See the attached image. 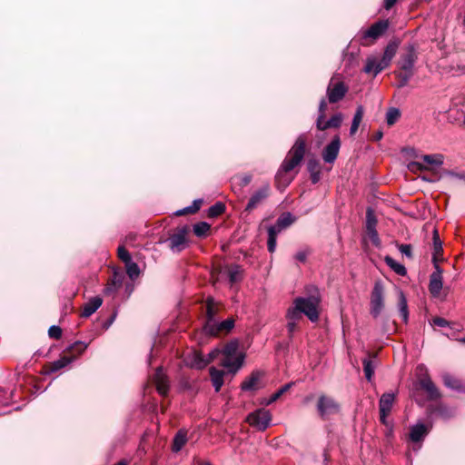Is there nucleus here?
<instances>
[{
  "instance_id": "35",
  "label": "nucleus",
  "mask_w": 465,
  "mask_h": 465,
  "mask_svg": "<svg viewBox=\"0 0 465 465\" xmlns=\"http://www.w3.org/2000/svg\"><path fill=\"white\" fill-rule=\"evenodd\" d=\"M362 117H363V107L360 105L357 107L356 112L353 116V119H352V123H351V125L350 128L351 135L355 134V133L357 132V130L360 126V124L362 120Z\"/></svg>"
},
{
  "instance_id": "48",
  "label": "nucleus",
  "mask_w": 465,
  "mask_h": 465,
  "mask_svg": "<svg viewBox=\"0 0 465 465\" xmlns=\"http://www.w3.org/2000/svg\"><path fill=\"white\" fill-rule=\"evenodd\" d=\"M287 319V325H286V328H287V331H288V333H289V337L292 338V335H293V332L296 331V328H297V322L300 321V320H294L292 318H286Z\"/></svg>"
},
{
  "instance_id": "56",
  "label": "nucleus",
  "mask_w": 465,
  "mask_h": 465,
  "mask_svg": "<svg viewBox=\"0 0 465 465\" xmlns=\"http://www.w3.org/2000/svg\"><path fill=\"white\" fill-rule=\"evenodd\" d=\"M326 108H327V103H326V100L324 98H322L321 101H320V104H319V115H323L325 116V111H326Z\"/></svg>"
},
{
  "instance_id": "47",
  "label": "nucleus",
  "mask_w": 465,
  "mask_h": 465,
  "mask_svg": "<svg viewBox=\"0 0 465 465\" xmlns=\"http://www.w3.org/2000/svg\"><path fill=\"white\" fill-rule=\"evenodd\" d=\"M431 324L438 326V327H450V328H452V325H454L453 322H449L441 317H434L431 320Z\"/></svg>"
},
{
  "instance_id": "63",
  "label": "nucleus",
  "mask_w": 465,
  "mask_h": 465,
  "mask_svg": "<svg viewBox=\"0 0 465 465\" xmlns=\"http://www.w3.org/2000/svg\"><path fill=\"white\" fill-rule=\"evenodd\" d=\"M175 214H176L177 216L184 215V211H183V209H181V210L176 211V212H175Z\"/></svg>"
},
{
  "instance_id": "38",
  "label": "nucleus",
  "mask_w": 465,
  "mask_h": 465,
  "mask_svg": "<svg viewBox=\"0 0 465 465\" xmlns=\"http://www.w3.org/2000/svg\"><path fill=\"white\" fill-rule=\"evenodd\" d=\"M443 155L440 153L422 155V160L424 163L435 166H440L443 164Z\"/></svg>"
},
{
  "instance_id": "32",
  "label": "nucleus",
  "mask_w": 465,
  "mask_h": 465,
  "mask_svg": "<svg viewBox=\"0 0 465 465\" xmlns=\"http://www.w3.org/2000/svg\"><path fill=\"white\" fill-rule=\"evenodd\" d=\"M386 264L398 275L405 276L407 273V270L405 266L397 261H395L392 257L387 255L384 258Z\"/></svg>"
},
{
  "instance_id": "36",
  "label": "nucleus",
  "mask_w": 465,
  "mask_h": 465,
  "mask_svg": "<svg viewBox=\"0 0 465 465\" xmlns=\"http://www.w3.org/2000/svg\"><path fill=\"white\" fill-rule=\"evenodd\" d=\"M187 441L186 433L183 431H179L173 442V451L178 452L182 450V448L185 445Z\"/></svg>"
},
{
  "instance_id": "18",
  "label": "nucleus",
  "mask_w": 465,
  "mask_h": 465,
  "mask_svg": "<svg viewBox=\"0 0 465 465\" xmlns=\"http://www.w3.org/2000/svg\"><path fill=\"white\" fill-rule=\"evenodd\" d=\"M442 381L447 388L452 391L458 392H465V384H463L460 380L457 379L450 373L446 372L442 374Z\"/></svg>"
},
{
  "instance_id": "14",
  "label": "nucleus",
  "mask_w": 465,
  "mask_h": 465,
  "mask_svg": "<svg viewBox=\"0 0 465 465\" xmlns=\"http://www.w3.org/2000/svg\"><path fill=\"white\" fill-rule=\"evenodd\" d=\"M341 148V140L339 135H335L330 143L322 151V159L327 163H333L339 154Z\"/></svg>"
},
{
  "instance_id": "25",
  "label": "nucleus",
  "mask_w": 465,
  "mask_h": 465,
  "mask_svg": "<svg viewBox=\"0 0 465 465\" xmlns=\"http://www.w3.org/2000/svg\"><path fill=\"white\" fill-rule=\"evenodd\" d=\"M282 232V231L278 229L275 224L268 227V229H267V232H268L267 248H268L269 252L272 253L275 252L276 245H277V236Z\"/></svg>"
},
{
  "instance_id": "60",
  "label": "nucleus",
  "mask_w": 465,
  "mask_h": 465,
  "mask_svg": "<svg viewBox=\"0 0 465 465\" xmlns=\"http://www.w3.org/2000/svg\"><path fill=\"white\" fill-rule=\"evenodd\" d=\"M416 167L417 169L419 170H422L423 169V165L420 163H416V162H413L410 164V168L411 170H413V168Z\"/></svg>"
},
{
  "instance_id": "43",
  "label": "nucleus",
  "mask_w": 465,
  "mask_h": 465,
  "mask_svg": "<svg viewBox=\"0 0 465 465\" xmlns=\"http://www.w3.org/2000/svg\"><path fill=\"white\" fill-rule=\"evenodd\" d=\"M224 211H225V205L223 203L218 202L215 204L212 205L208 209V216L209 217H217V216L221 215Z\"/></svg>"
},
{
  "instance_id": "21",
  "label": "nucleus",
  "mask_w": 465,
  "mask_h": 465,
  "mask_svg": "<svg viewBox=\"0 0 465 465\" xmlns=\"http://www.w3.org/2000/svg\"><path fill=\"white\" fill-rule=\"evenodd\" d=\"M420 383L421 388L426 391V392L428 393L429 397L431 400H436L440 397V393L438 388L435 386V384L429 376H425L424 378H422Z\"/></svg>"
},
{
  "instance_id": "20",
  "label": "nucleus",
  "mask_w": 465,
  "mask_h": 465,
  "mask_svg": "<svg viewBox=\"0 0 465 465\" xmlns=\"http://www.w3.org/2000/svg\"><path fill=\"white\" fill-rule=\"evenodd\" d=\"M75 357H62L57 361H54L53 362H50L48 365L45 367V374H51L54 372L58 371L59 370L64 368L69 363H71Z\"/></svg>"
},
{
  "instance_id": "58",
  "label": "nucleus",
  "mask_w": 465,
  "mask_h": 465,
  "mask_svg": "<svg viewBox=\"0 0 465 465\" xmlns=\"http://www.w3.org/2000/svg\"><path fill=\"white\" fill-rule=\"evenodd\" d=\"M311 174V180L312 183H317L320 181L321 178V171L318 172H312Z\"/></svg>"
},
{
  "instance_id": "62",
  "label": "nucleus",
  "mask_w": 465,
  "mask_h": 465,
  "mask_svg": "<svg viewBox=\"0 0 465 465\" xmlns=\"http://www.w3.org/2000/svg\"><path fill=\"white\" fill-rule=\"evenodd\" d=\"M183 211H184V214L193 213L190 206L183 208Z\"/></svg>"
},
{
  "instance_id": "52",
  "label": "nucleus",
  "mask_w": 465,
  "mask_h": 465,
  "mask_svg": "<svg viewBox=\"0 0 465 465\" xmlns=\"http://www.w3.org/2000/svg\"><path fill=\"white\" fill-rule=\"evenodd\" d=\"M367 234H368L370 240L371 241V242L375 246H379L381 244L379 234H378V232H377L376 229L375 230L367 231Z\"/></svg>"
},
{
  "instance_id": "3",
  "label": "nucleus",
  "mask_w": 465,
  "mask_h": 465,
  "mask_svg": "<svg viewBox=\"0 0 465 465\" xmlns=\"http://www.w3.org/2000/svg\"><path fill=\"white\" fill-rule=\"evenodd\" d=\"M418 59L415 46L409 45L404 53H402L398 60V67L400 72H396V77L399 80L398 87L402 88L406 86L414 74V64Z\"/></svg>"
},
{
  "instance_id": "16",
  "label": "nucleus",
  "mask_w": 465,
  "mask_h": 465,
  "mask_svg": "<svg viewBox=\"0 0 465 465\" xmlns=\"http://www.w3.org/2000/svg\"><path fill=\"white\" fill-rule=\"evenodd\" d=\"M433 264L435 271L430 276L429 290L434 297H437L442 289V269L438 263Z\"/></svg>"
},
{
  "instance_id": "22",
  "label": "nucleus",
  "mask_w": 465,
  "mask_h": 465,
  "mask_svg": "<svg viewBox=\"0 0 465 465\" xmlns=\"http://www.w3.org/2000/svg\"><path fill=\"white\" fill-rule=\"evenodd\" d=\"M395 400V394L394 393H384L381 395L380 401H379V409L380 413L384 414H390L392 405Z\"/></svg>"
},
{
  "instance_id": "7",
  "label": "nucleus",
  "mask_w": 465,
  "mask_h": 465,
  "mask_svg": "<svg viewBox=\"0 0 465 465\" xmlns=\"http://www.w3.org/2000/svg\"><path fill=\"white\" fill-rule=\"evenodd\" d=\"M246 421L256 430L264 431L270 426L272 414L268 410L260 408L249 413Z\"/></svg>"
},
{
  "instance_id": "49",
  "label": "nucleus",
  "mask_w": 465,
  "mask_h": 465,
  "mask_svg": "<svg viewBox=\"0 0 465 465\" xmlns=\"http://www.w3.org/2000/svg\"><path fill=\"white\" fill-rule=\"evenodd\" d=\"M307 169L309 173L321 171L319 161L314 158L309 159L307 163Z\"/></svg>"
},
{
  "instance_id": "27",
  "label": "nucleus",
  "mask_w": 465,
  "mask_h": 465,
  "mask_svg": "<svg viewBox=\"0 0 465 465\" xmlns=\"http://www.w3.org/2000/svg\"><path fill=\"white\" fill-rule=\"evenodd\" d=\"M217 312L218 309L214 304L213 299L209 297L206 301V322L204 325H212L211 323L217 322L215 319Z\"/></svg>"
},
{
  "instance_id": "51",
  "label": "nucleus",
  "mask_w": 465,
  "mask_h": 465,
  "mask_svg": "<svg viewBox=\"0 0 465 465\" xmlns=\"http://www.w3.org/2000/svg\"><path fill=\"white\" fill-rule=\"evenodd\" d=\"M399 251L408 258H412V246L411 244L399 245Z\"/></svg>"
},
{
  "instance_id": "33",
  "label": "nucleus",
  "mask_w": 465,
  "mask_h": 465,
  "mask_svg": "<svg viewBox=\"0 0 465 465\" xmlns=\"http://www.w3.org/2000/svg\"><path fill=\"white\" fill-rule=\"evenodd\" d=\"M123 279L124 275L122 273L114 272L111 282L108 283V286L105 288V292L111 293L119 290L122 286Z\"/></svg>"
},
{
  "instance_id": "61",
  "label": "nucleus",
  "mask_w": 465,
  "mask_h": 465,
  "mask_svg": "<svg viewBox=\"0 0 465 465\" xmlns=\"http://www.w3.org/2000/svg\"><path fill=\"white\" fill-rule=\"evenodd\" d=\"M389 414H382V413H380V420L383 423V424H386V418Z\"/></svg>"
},
{
  "instance_id": "6",
  "label": "nucleus",
  "mask_w": 465,
  "mask_h": 465,
  "mask_svg": "<svg viewBox=\"0 0 465 465\" xmlns=\"http://www.w3.org/2000/svg\"><path fill=\"white\" fill-rule=\"evenodd\" d=\"M385 292L381 281H376L372 288L370 299V313L373 318H377L381 313L385 306Z\"/></svg>"
},
{
  "instance_id": "26",
  "label": "nucleus",
  "mask_w": 465,
  "mask_h": 465,
  "mask_svg": "<svg viewBox=\"0 0 465 465\" xmlns=\"http://www.w3.org/2000/svg\"><path fill=\"white\" fill-rule=\"evenodd\" d=\"M211 381L213 386L216 392L220 391L222 386L223 385V376L224 371L221 370H217L214 367H211L209 370Z\"/></svg>"
},
{
  "instance_id": "30",
  "label": "nucleus",
  "mask_w": 465,
  "mask_h": 465,
  "mask_svg": "<svg viewBox=\"0 0 465 465\" xmlns=\"http://www.w3.org/2000/svg\"><path fill=\"white\" fill-rule=\"evenodd\" d=\"M295 217L291 213H283L277 219L275 225L278 229L283 231L290 227L295 222Z\"/></svg>"
},
{
  "instance_id": "53",
  "label": "nucleus",
  "mask_w": 465,
  "mask_h": 465,
  "mask_svg": "<svg viewBox=\"0 0 465 465\" xmlns=\"http://www.w3.org/2000/svg\"><path fill=\"white\" fill-rule=\"evenodd\" d=\"M237 178L239 179V185L241 187H245L252 182V176L251 174H244Z\"/></svg>"
},
{
  "instance_id": "19",
  "label": "nucleus",
  "mask_w": 465,
  "mask_h": 465,
  "mask_svg": "<svg viewBox=\"0 0 465 465\" xmlns=\"http://www.w3.org/2000/svg\"><path fill=\"white\" fill-rule=\"evenodd\" d=\"M429 431L430 428L425 426L423 423H417L411 428L410 439L413 442H420L423 440Z\"/></svg>"
},
{
  "instance_id": "10",
  "label": "nucleus",
  "mask_w": 465,
  "mask_h": 465,
  "mask_svg": "<svg viewBox=\"0 0 465 465\" xmlns=\"http://www.w3.org/2000/svg\"><path fill=\"white\" fill-rule=\"evenodd\" d=\"M271 188L268 183L263 184L258 190H256L250 197L249 202L245 207L246 212H252V210L262 204L269 197Z\"/></svg>"
},
{
  "instance_id": "40",
  "label": "nucleus",
  "mask_w": 465,
  "mask_h": 465,
  "mask_svg": "<svg viewBox=\"0 0 465 465\" xmlns=\"http://www.w3.org/2000/svg\"><path fill=\"white\" fill-rule=\"evenodd\" d=\"M401 116V112L398 108L391 107L386 114V122L389 125L394 124Z\"/></svg>"
},
{
  "instance_id": "39",
  "label": "nucleus",
  "mask_w": 465,
  "mask_h": 465,
  "mask_svg": "<svg viewBox=\"0 0 465 465\" xmlns=\"http://www.w3.org/2000/svg\"><path fill=\"white\" fill-rule=\"evenodd\" d=\"M211 226L206 222H200L193 225V232L198 237H204L209 232Z\"/></svg>"
},
{
  "instance_id": "9",
  "label": "nucleus",
  "mask_w": 465,
  "mask_h": 465,
  "mask_svg": "<svg viewBox=\"0 0 465 465\" xmlns=\"http://www.w3.org/2000/svg\"><path fill=\"white\" fill-rule=\"evenodd\" d=\"M317 411L319 415L325 419L328 415L338 413L340 405L331 397L322 394L318 399Z\"/></svg>"
},
{
  "instance_id": "23",
  "label": "nucleus",
  "mask_w": 465,
  "mask_h": 465,
  "mask_svg": "<svg viewBox=\"0 0 465 465\" xmlns=\"http://www.w3.org/2000/svg\"><path fill=\"white\" fill-rule=\"evenodd\" d=\"M103 300L99 296L93 297L84 305L81 316L87 318L91 316L102 305Z\"/></svg>"
},
{
  "instance_id": "17",
  "label": "nucleus",
  "mask_w": 465,
  "mask_h": 465,
  "mask_svg": "<svg viewBox=\"0 0 465 465\" xmlns=\"http://www.w3.org/2000/svg\"><path fill=\"white\" fill-rule=\"evenodd\" d=\"M153 382L161 395H166L169 391V381L161 367L157 368L153 375Z\"/></svg>"
},
{
  "instance_id": "50",
  "label": "nucleus",
  "mask_w": 465,
  "mask_h": 465,
  "mask_svg": "<svg viewBox=\"0 0 465 465\" xmlns=\"http://www.w3.org/2000/svg\"><path fill=\"white\" fill-rule=\"evenodd\" d=\"M48 335L54 339H60L62 336V329L59 326L52 325L48 330Z\"/></svg>"
},
{
  "instance_id": "1",
  "label": "nucleus",
  "mask_w": 465,
  "mask_h": 465,
  "mask_svg": "<svg viewBox=\"0 0 465 465\" xmlns=\"http://www.w3.org/2000/svg\"><path fill=\"white\" fill-rule=\"evenodd\" d=\"M321 295L317 288L306 297H296L292 306L287 309L286 318L302 320L305 315L312 322H318L320 318Z\"/></svg>"
},
{
  "instance_id": "46",
  "label": "nucleus",
  "mask_w": 465,
  "mask_h": 465,
  "mask_svg": "<svg viewBox=\"0 0 465 465\" xmlns=\"http://www.w3.org/2000/svg\"><path fill=\"white\" fill-rule=\"evenodd\" d=\"M117 254H118L119 259L124 264H127V263H129L130 262L133 261L132 257H131V254L129 253V252L124 246H119L118 247Z\"/></svg>"
},
{
  "instance_id": "28",
  "label": "nucleus",
  "mask_w": 465,
  "mask_h": 465,
  "mask_svg": "<svg viewBox=\"0 0 465 465\" xmlns=\"http://www.w3.org/2000/svg\"><path fill=\"white\" fill-rule=\"evenodd\" d=\"M375 358H376L375 355H372V356L370 355L369 357L364 358L363 361H362L363 371H364V374H365V378L369 381H371L372 376L374 374V370H375V367H376V364L374 362Z\"/></svg>"
},
{
  "instance_id": "34",
  "label": "nucleus",
  "mask_w": 465,
  "mask_h": 465,
  "mask_svg": "<svg viewBox=\"0 0 465 465\" xmlns=\"http://www.w3.org/2000/svg\"><path fill=\"white\" fill-rule=\"evenodd\" d=\"M260 380V376L258 373H252L247 380H245L242 385L241 388L242 391H255L257 390V384Z\"/></svg>"
},
{
  "instance_id": "41",
  "label": "nucleus",
  "mask_w": 465,
  "mask_h": 465,
  "mask_svg": "<svg viewBox=\"0 0 465 465\" xmlns=\"http://www.w3.org/2000/svg\"><path fill=\"white\" fill-rule=\"evenodd\" d=\"M126 273L130 277V279L134 280L136 279L140 274V268L138 264L134 262H130L129 263L125 264Z\"/></svg>"
},
{
  "instance_id": "31",
  "label": "nucleus",
  "mask_w": 465,
  "mask_h": 465,
  "mask_svg": "<svg viewBox=\"0 0 465 465\" xmlns=\"http://www.w3.org/2000/svg\"><path fill=\"white\" fill-rule=\"evenodd\" d=\"M398 296H399L398 308H399L400 315L402 318V321L404 322H407L408 318H409L407 299L402 291H399Z\"/></svg>"
},
{
  "instance_id": "57",
  "label": "nucleus",
  "mask_w": 465,
  "mask_h": 465,
  "mask_svg": "<svg viewBox=\"0 0 465 465\" xmlns=\"http://www.w3.org/2000/svg\"><path fill=\"white\" fill-rule=\"evenodd\" d=\"M201 204H202V200H200V199L194 200L193 202L192 205H190L192 213H194L197 211H199V209L201 208Z\"/></svg>"
},
{
  "instance_id": "2",
  "label": "nucleus",
  "mask_w": 465,
  "mask_h": 465,
  "mask_svg": "<svg viewBox=\"0 0 465 465\" xmlns=\"http://www.w3.org/2000/svg\"><path fill=\"white\" fill-rule=\"evenodd\" d=\"M305 147L306 139L304 135H300L289 151L287 157L282 162L281 168L276 174L275 179L277 183H281L282 180L283 181L284 185H288L291 183V179L285 178V174L301 163L304 157Z\"/></svg>"
},
{
  "instance_id": "55",
  "label": "nucleus",
  "mask_w": 465,
  "mask_h": 465,
  "mask_svg": "<svg viewBox=\"0 0 465 465\" xmlns=\"http://www.w3.org/2000/svg\"><path fill=\"white\" fill-rule=\"evenodd\" d=\"M308 252L306 251H299L295 254V259L301 262H304L307 259Z\"/></svg>"
},
{
  "instance_id": "24",
  "label": "nucleus",
  "mask_w": 465,
  "mask_h": 465,
  "mask_svg": "<svg viewBox=\"0 0 465 465\" xmlns=\"http://www.w3.org/2000/svg\"><path fill=\"white\" fill-rule=\"evenodd\" d=\"M432 245H433L432 262L438 263V262L440 260H442L443 249H442V241L440 240L437 230L433 231Z\"/></svg>"
},
{
  "instance_id": "13",
  "label": "nucleus",
  "mask_w": 465,
  "mask_h": 465,
  "mask_svg": "<svg viewBox=\"0 0 465 465\" xmlns=\"http://www.w3.org/2000/svg\"><path fill=\"white\" fill-rule=\"evenodd\" d=\"M388 28V20H379L378 22L371 25L370 28L362 32L361 39L365 41L368 39L376 40L381 36Z\"/></svg>"
},
{
  "instance_id": "45",
  "label": "nucleus",
  "mask_w": 465,
  "mask_h": 465,
  "mask_svg": "<svg viewBox=\"0 0 465 465\" xmlns=\"http://www.w3.org/2000/svg\"><path fill=\"white\" fill-rule=\"evenodd\" d=\"M87 348V344L82 341H75L71 344L66 350L69 352L75 353L77 355L82 354Z\"/></svg>"
},
{
  "instance_id": "64",
  "label": "nucleus",
  "mask_w": 465,
  "mask_h": 465,
  "mask_svg": "<svg viewBox=\"0 0 465 465\" xmlns=\"http://www.w3.org/2000/svg\"><path fill=\"white\" fill-rule=\"evenodd\" d=\"M114 465H127V462L125 460H120L117 463H115Z\"/></svg>"
},
{
  "instance_id": "29",
  "label": "nucleus",
  "mask_w": 465,
  "mask_h": 465,
  "mask_svg": "<svg viewBox=\"0 0 465 465\" xmlns=\"http://www.w3.org/2000/svg\"><path fill=\"white\" fill-rule=\"evenodd\" d=\"M228 278L231 283L239 282L242 280L243 270L238 264H232L227 269Z\"/></svg>"
},
{
  "instance_id": "54",
  "label": "nucleus",
  "mask_w": 465,
  "mask_h": 465,
  "mask_svg": "<svg viewBox=\"0 0 465 465\" xmlns=\"http://www.w3.org/2000/svg\"><path fill=\"white\" fill-rule=\"evenodd\" d=\"M324 119H325V116L318 115V118H317V121H316V127L320 131L327 130L326 121H324Z\"/></svg>"
},
{
  "instance_id": "12",
  "label": "nucleus",
  "mask_w": 465,
  "mask_h": 465,
  "mask_svg": "<svg viewBox=\"0 0 465 465\" xmlns=\"http://www.w3.org/2000/svg\"><path fill=\"white\" fill-rule=\"evenodd\" d=\"M212 325H204L203 330L205 333L212 335V336H217L220 333H228L230 332L232 328L234 327V320L232 318H229L225 321H223L221 322H214L211 323Z\"/></svg>"
},
{
  "instance_id": "11",
  "label": "nucleus",
  "mask_w": 465,
  "mask_h": 465,
  "mask_svg": "<svg viewBox=\"0 0 465 465\" xmlns=\"http://www.w3.org/2000/svg\"><path fill=\"white\" fill-rule=\"evenodd\" d=\"M348 92V86L342 82H333L331 80L327 87V97L331 104H335L341 101Z\"/></svg>"
},
{
  "instance_id": "59",
  "label": "nucleus",
  "mask_w": 465,
  "mask_h": 465,
  "mask_svg": "<svg viewBox=\"0 0 465 465\" xmlns=\"http://www.w3.org/2000/svg\"><path fill=\"white\" fill-rule=\"evenodd\" d=\"M397 0H384V7L385 9H391L395 4Z\"/></svg>"
},
{
  "instance_id": "4",
  "label": "nucleus",
  "mask_w": 465,
  "mask_h": 465,
  "mask_svg": "<svg viewBox=\"0 0 465 465\" xmlns=\"http://www.w3.org/2000/svg\"><path fill=\"white\" fill-rule=\"evenodd\" d=\"M398 45L394 42L389 43L385 47L381 59H378L375 56H369L366 59L365 66L363 71L366 74H372L376 76L383 69L387 68L394 55L396 54Z\"/></svg>"
},
{
  "instance_id": "8",
  "label": "nucleus",
  "mask_w": 465,
  "mask_h": 465,
  "mask_svg": "<svg viewBox=\"0 0 465 465\" xmlns=\"http://www.w3.org/2000/svg\"><path fill=\"white\" fill-rule=\"evenodd\" d=\"M189 232V227L184 225L177 228V231L169 237L167 240L170 249L173 252H180L187 246L186 234Z\"/></svg>"
},
{
  "instance_id": "5",
  "label": "nucleus",
  "mask_w": 465,
  "mask_h": 465,
  "mask_svg": "<svg viewBox=\"0 0 465 465\" xmlns=\"http://www.w3.org/2000/svg\"><path fill=\"white\" fill-rule=\"evenodd\" d=\"M238 347L239 343L235 340L228 342L222 350L219 349L220 355H222L220 364L232 374L240 370L243 361L242 356H236Z\"/></svg>"
},
{
  "instance_id": "15",
  "label": "nucleus",
  "mask_w": 465,
  "mask_h": 465,
  "mask_svg": "<svg viewBox=\"0 0 465 465\" xmlns=\"http://www.w3.org/2000/svg\"><path fill=\"white\" fill-rule=\"evenodd\" d=\"M220 355L219 349L213 350L207 357L203 356L200 353H194L190 361V365L197 370L205 368L210 362L216 359Z\"/></svg>"
},
{
  "instance_id": "37",
  "label": "nucleus",
  "mask_w": 465,
  "mask_h": 465,
  "mask_svg": "<svg viewBox=\"0 0 465 465\" xmlns=\"http://www.w3.org/2000/svg\"><path fill=\"white\" fill-rule=\"evenodd\" d=\"M293 385V382H289L281 387L278 391H276L272 396L265 401L266 405H270L275 402L278 399L281 398L282 394L288 391Z\"/></svg>"
},
{
  "instance_id": "42",
  "label": "nucleus",
  "mask_w": 465,
  "mask_h": 465,
  "mask_svg": "<svg viewBox=\"0 0 465 465\" xmlns=\"http://www.w3.org/2000/svg\"><path fill=\"white\" fill-rule=\"evenodd\" d=\"M343 115L341 113L335 114L328 121H326V127L329 128H339L341 125Z\"/></svg>"
},
{
  "instance_id": "44",
  "label": "nucleus",
  "mask_w": 465,
  "mask_h": 465,
  "mask_svg": "<svg viewBox=\"0 0 465 465\" xmlns=\"http://www.w3.org/2000/svg\"><path fill=\"white\" fill-rule=\"evenodd\" d=\"M377 225V219L373 214L371 209H368L366 213V232L375 230Z\"/></svg>"
}]
</instances>
